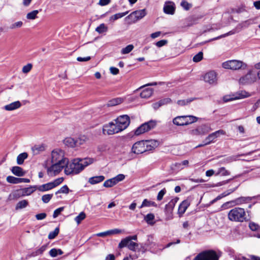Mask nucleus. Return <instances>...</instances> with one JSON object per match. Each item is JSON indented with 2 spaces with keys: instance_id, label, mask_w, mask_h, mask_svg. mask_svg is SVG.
Segmentation results:
<instances>
[{
  "instance_id": "f257e3e1",
  "label": "nucleus",
  "mask_w": 260,
  "mask_h": 260,
  "mask_svg": "<svg viewBox=\"0 0 260 260\" xmlns=\"http://www.w3.org/2000/svg\"><path fill=\"white\" fill-rule=\"evenodd\" d=\"M95 161V159L90 157L73 159L70 163L68 162L64 169V173L67 175L79 174L86 167L93 164Z\"/></svg>"
},
{
  "instance_id": "f03ea898",
  "label": "nucleus",
  "mask_w": 260,
  "mask_h": 260,
  "mask_svg": "<svg viewBox=\"0 0 260 260\" xmlns=\"http://www.w3.org/2000/svg\"><path fill=\"white\" fill-rule=\"evenodd\" d=\"M228 219L232 221L243 222L246 219L244 209L242 208L235 207L228 213Z\"/></svg>"
},
{
  "instance_id": "7ed1b4c3",
  "label": "nucleus",
  "mask_w": 260,
  "mask_h": 260,
  "mask_svg": "<svg viewBox=\"0 0 260 260\" xmlns=\"http://www.w3.org/2000/svg\"><path fill=\"white\" fill-rule=\"evenodd\" d=\"M222 66L224 69L232 70H245L246 69L247 64L239 60H230L222 63Z\"/></svg>"
},
{
  "instance_id": "20e7f679",
  "label": "nucleus",
  "mask_w": 260,
  "mask_h": 260,
  "mask_svg": "<svg viewBox=\"0 0 260 260\" xmlns=\"http://www.w3.org/2000/svg\"><path fill=\"white\" fill-rule=\"evenodd\" d=\"M216 252L212 250L204 251L199 253L193 260H218Z\"/></svg>"
},
{
  "instance_id": "39448f33",
  "label": "nucleus",
  "mask_w": 260,
  "mask_h": 260,
  "mask_svg": "<svg viewBox=\"0 0 260 260\" xmlns=\"http://www.w3.org/2000/svg\"><path fill=\"white\" fill-rule=\"evenodd\" d=\"M257 80V73L253 70H250L245 75L239 79V82L241 84H249L256 82Z\"/></svg>"
},
{
  "instance_id": "423d86ee",
  "label": "nucleus",
  "mask_w": 260,
  "mask_h": 260,
  "mask_svg": "<svg viewBox=\"0 0 260 260\" xmlns=\"http://www.w3.org/2000/svg\"><path fill=\"white\" fill-rule=\"evenodd\" d=\"M67 163L65 161L62 162H52V166L47 168V172L48 175L52 176L58 174L63 168H65L66 167Z\"/></svg>"
},
{
  "instance_id": "0eeeda50",
  "label": "nucleus",
  "mask_w": 260,
  "mask_h": 260,
  "mask_svg": "<svg viewBox=\"0 0 260 260\" xmlns=\"http://www.w3.org/2000/svg\"><path fill=\"white\" fill-rule=\"evenodd\" d=\"M63 180V179L62 178H57L52 182H49L46 184H44L39 186H37V189L42 192L49 190L55 187L56 186L59 185L60 184L62 183Z\"/></svg>"
},
{
  "instance_id": "6e6552de",
  "label": "nucleus",
  "mask_w": 260,
  "mask_h": 260,
  "mask_svg": "<svg viewBox=\"0 0 260 260\" xmlns=\"http://www.w3.org/2000/svg\"><path fill=\"white\" fill-rule=\"evenodd\" d=\"M68 162V159L64 156V152L60 149L53 150L51 153V162Z\"/></svg>"
},
{
  "instance_id": "1a4fd4ad",
  "label": "nucleus",
  "mask_w": 260,
  "mask_h": 260,
  "mask_svg": "<svg viewBox=\"0 0 260 260\" xmlns=\"http://www.w3.org/2000/svg\"><path fill=\"white\" fill-rule=\"evenodd\" d=\"M103 131L104 134L108 135H111L120 132V129L115 121L110 122L108 124L104 125L103 128Z\"/></svg>"
},
{
  "instance_id": "9d476101",
  "label": "nucleus",
  "mask_w": 260,
  "mask_h": 260,
  "mask_svg": "<svg viewBox=\"0 0 260 260\" xmlns=\"http://www.w3.org/2000/svg\"><path fill=\"white\" fill-rule=\"evenodd\" d=\"M156 125V122L154 121L150 120L147 122H145L140 125L135 131V134L136 135H140L146 132L152 128H153Z\"/></svg>"
},
{
  "instance_id": "9b49d317",
  "label": "nucleus",
  "mask_w": 260,
  "mask_h": 260,
  "mask_svg": "<svg viewBox=\"0 0 260 260\" xmlns=\"http://www.w3.org/2000/svg\"><path fill=\"white\" fill-rule=\"evenodd\" d=\"M115 121L121 132L128 127L130 123V119L127 115H123L117 117Z\"/></svg>"
},
{
  "instance_id": "f8f14e48",
  "label": "nucleus",
  "mask_w": 260,
  "mask_h": 260,
  "mask_svg": "<svg viewBox=\"0 0 260 260\" xmlns=\"http://www.w3.org/2000/svg\"><path fill=\"white\" fill-rule=\"evenodd\" d=\"M179 199L175 198L171 200L165 206V212L167 214V219L171 220L173 218L172 212L174 208Z\"/></svg>"
},
{
  "instance_id": "ddd939ff",
  "label": "nucleus",
  "mask_w": 260,
  "mask_h": 260,
  "mask_svg": "<svg viewBox=\"0 0 260 260\" xmlns=\"http://www.w3.org/2000/svg\"><path fill=\"white\" fill-rule=\"evenodd\" d=\"M145 143L144 141H140L135 143L132 146V151L135 154H141L147 151V148H145Z\"/></svg>"
},
{
  "instance_id": "4468645a",
  "label": "nucleus",
  "mask_w": 260,
  "mask_h": 260,
  "mask_svg": "<svg viewBox=\"0 0 260 260\" xmlns=\"http://www.w3.org/2000/svg\"><path fill=\"white\" fill-rule=\"evenodd\" d=\"M211 131V128L206 125H202L190 131L189 134L192 136L205 135Z\"/></svg>"
},
{
  "instance_id": "2eb2a0df",
  "label": "nucleus",
  "mask_w": 260,
  "mask_h": 260,
  "mask_svg": "<svg viewBox=\"0 0 260 260\" xmlns=\"http://www.w3.org/2000/svg\"><path fill=\"white\" fill-rule=\"evenodd\" d=\"M204 80L205 82L210 84H214L217 83V78L216 72L211 71L204 76Z\"/></svg>"
},
{
  "instance_id": "dca6fc26",
  "label": "nucleus",
  "mask_w": 260,
  "mask_h": 260,
  "mask_svg": "<svg viewBox=\"0 0 260 260\" xmlns=\"http://www.w3.org/2000/svg\"><path fill=\"white\" fill-rule=\"evenodd\" d=\"M225 134V132L223 130L220 129L209 135L205 140L206 141V144H209L211 143L214 142L215 139L220 135H224Z\"/></svg>"
},
{
  "instance_id": "f3484780",
  "label": "nucleus",
  "mask_w": 260,
  "mask_h": 260,
  "mask_svg": "<svg viewBox=\"0 0 260 260\" xmlns=\"http://www.w3.org/2000/svg\"><path fill=\"white\" fill-rule=\"evenodd\" d=\"M163 9L165 13L173 15L175 11V4L171 1L166 2Z\"/></svg>"
},
{
  "instance_id": "a211bd4d",
  "label": "nucleus",
  "mask_w": 260,
  "mask_h": 260,
  "mask_svg": "<svg viewBox=\"0 0 260 260\" xmlns=\"http://www.w3.org/2000/svg\"><path fill=\"white\" fill-rule=\"evenodd\" d=\"M147 14L146 9H142L133 12L128 16V17H134L135 21L141 19Z\"/></svg>"
},
{
  "instance_id": "6ab92c4d",
  "label": "nucleus",
  "mask_w": 260,
  "mask_h": 260,
  "mask_svg": "<svg viewBox=\"0 0 260 260\" xmlns=\"http://www.w3.org/2000/svg\"><path fill=\"white\" fill-rule=\"evenodd\" d=\"M189 205L190 202L188 200H184L180 204L178 210L179 217L183 215Z\"/></svg>"
},
{
  "instance_id": "aec40b11",
  "label": "nucleus",
  "mask_w": 260,
  "mask_h": 260,
  "mask_svg": "<svg viewBox=\"0 0 260 260\" xmlns=\"http://www.w3.org/2000/svg\"><path fill=\"white\" fill-rule=\"evenodd\" d=\"M21 106V103L18 101L5 106L4 109L7 111H13L19 108Z\"/></svg>"
},
{
  "instance_id": "412c9836",
  "label": "nucleus",
  "mask_w": 260,
  "mask_h": 260,
  "mask_svg": "<svg viewBox=\"0 0 260 260\" xmlns=\"http://www.w3.org/2000/svg\"><path fill=\"white\" fill-rule=\"evenodd\" d=\"M173 123L177 126L185 125V116L176 117L173 119Z\"/></svg>"
},
{
  "instance_id": "4be33fe9",
  "label": "nucleus",
  "mask_w": 260,
  "mask_h": 260,
  "mask_svg": "<svg viewBox=\"0 0 260 260\" xmlns=\"http://www.w3.org/2000/svg\"><path fill=\"white\" fill-rule=\"evenodd\" d=\"M12 173L17 176H23L25 174V172L20 167H13L11 169Z\"/></svg>"
},
{
  "instance_id": "5701e85b",
  "label": "nucleus",
  "mask_w": 260,
  "mask_h": 260,
  "mask_svg": "<svg viewBox=\"0 0 260 260\" xmlns=\"http://www.w3.org/2000/svg\"><path fill=\"white\" fill-rule=\"evenodd\" d=\"M130 240L136 241L137 240V235H134L133 236H128L126 237L125 238L122 239L121 242L119 244V247L120 248L124 247V246L126 244V243L128 242H130Z\"/></svg>"
},
{
  "instance_id": "b1692460",
  "label": "nucleus",
  "mask_w": 260,
  "mask_h": 260,
  "mask_svg": "<svg viewBox=\"0 0 260 260\" xmlns=\"http://www.w3.org/2000/svg\"><path fill=\"white\" fill-rule=\"evenodd\" d=\"M244 97H245V95H244L242 94L238 93V94H237V95H235L234 94L233 95H226L223 97V100L224 102H229L231 101L239 99H242Z\"/></svg>"
},
{
  "instance_id": "393cba45",
  "label": "nucleus",
  "mask_w": 260,
  "mask_h": 260,
  "mask_svg": "<svg viewBox=\"0 0 260 260\" xmlns=\"http://www.w3.org/2000/svg\"><path fill=\"white\" fill-rule=\"evenodd\" d=\"M105 179L103 175L92 177L89 178L88 182L91 184H95L102 182Z\"/></svg>"
},
{
  "instance_id": "a878e982",
  "label": "nucleus",
  "mask_w": 260,
  "mask_h": 260,
  "mask_svg": "<svg viewBox=\"0 0 260 260\" xmlns=\"http://www.w3.org/2000/svg\"><path fill=\"white\" fill-rule=\"evenodd\" d=\"M37 190V185L30 186L28 187L22 188L24 197L30 196Z\"/></svg>"
},
{
  "instance_id": "bb28decb",
  "label": "nucleus",
  "mask_w": 260,
  "mask_h": 260,
  "mask_svg": "<svg viewBox=\"0 0 260 260\" xmlns=\"http://www.w3.org/2000/svg\"><path fill=\"white\" fill-rule=\"evenodd\" d=\"M153 92L152 88H148L144 89L140 93V96L142 98L147 99L150 97Z\"/></svg>"
},
{
  "instance_id": "cd10ccee",
  "label": "nucleus",
  "mask_w": 260,
  "mask_h": 260,
  "mask_svg": "<svg viewBox=\"0 0 260 260\" xmlns=\"http://www.w3.org/2000/svg\"><path fill=\"white\" fill-rule=\"evenodd\" d=\"M63 142L64 144L69 147H76V139L73 138L68 137L64 140Z\"/></svg>"
},
{
  "instance_id": "c85d7f7f",
  "label": "nucleus",
  "mask_w": 260,
  "mask_h": 260,
  "mask_svg": "<svg viewBox=\"0 0 260 260\" xmlns=\"http://www.w3.org/2000/svg\"><path fill=\"white\" fill-rule=\"evenodd\" d=\"M10 197L13 200H17L21 197H24L22 189H17L14 191L10 195Z\"/></svg>"
},
{
  "instance_id": "c756f323",
  "label": "nucleus",
  "mask_w": 260,
  "mask_h": 260,
  "mask_svg": "<svg viewBox=\"0 0 260 260\" xmlns=\"http://www.w3.org/2000/svg\"><path fill=\"white\" fill-rule=\"evenodd\" d=\"M230 175V172L227 170L224 167H221L218 169L215 173L216 176H226Z\"/></svg>"
},
{
  "instance_id": "7c9ffc66",
  "label": "nucleus",
  "mask_w": 260,
  "mask_h": 260,
  "mask_svg": "<svg viewBox=\"0 0 260 260\" xmlns=\"http://www.w3.org/2000/svg\"><path fill=\"white\" fill-rule=\"evenodd\" d=\"M28 205V202L26 200H22L19 202H18L15 206V209L20 210L23 208H26Z\"/></svg>"
},
{
  "instance_id": "2f4dec72",
  "label": "nucleus",
  "mask_w": 260,
  "mask_h": 260,
  "mask_svg": "<svg viewBox=\"0 0 260 260\" xmlns=\"http://www.w3.org/2000/svg\"><path fill=\"white\" fill-rule=\"evenodd\" d=\"M145 207H157V204L153 201H151L148 200L147 199H144L141 204V205L139 207L140 208H142Z\"/></svg>"
},
{
  "instance_id": "473e14b6",
  "label": "nucleus",
  "mask_w": 260,
  "mask_h": 260,
  "mask_svg": "<svg viewBox=\"0 0 260 260\" xmlns=\"http://www.w3.org/2000/svg\"><path fill=\"white\" fill-rule=\"evenodd\" d=\"M28 157V154L26 152H23L19 154L17 157V163L18 165H22L24 161Z\"/></svg>"
},
{
  "instance_id": "72a5a7b5",
  "label": "nucleus",
  "mask_w": 260,
  "mask_h": 260,
  "mask_svg": "<svg viewBox=\"0 0 260 260\" xmlns=\"http://www.w3.org/2000/svg\"><path fill=\"white\" fill-rule=\"evenodd\" d=\"M123 101V99L121 98H117L113 99L109 101L108 103L109 106H115L122 103Z\"/></svg>"
},
{
  "instance_id": "f704fd0d",
  "label": "nucleus",
  "mask_w": 260,
  "mask_h": 260,
  "mask_svg": "<svg viewBox=\"0 0 260 260\" xmlns=\"http://www.w3.org/2000/svg\"><path fill=\"white\" fill-rule=\"evenodd\" d=\"M198 120V118L192 115H185V125L194 123Z\"/></svg>"
},
{
  "instance_id": "c9c22d12",
  "label": "nucleus",
  "mask_w": 260,
  "mask_h": 260,
  "mask_svg": "<svg viewBox=\"0 0 260 260\" xmlns=\"http://www.w3.org/2000/svg\"><path fill=\"white\" fill-rule=\"evenodd\" d=\"M6 180L8 182L10 183L18 184L21 183V178H16L12 176H8Z\"/></svg>"
},
{
  "instance_id": "e433bc0d",
  "label": "nucleus",
  "mask_w": 260,
  "mask_h": 260,
  "mask_svg": "<svg viewBox=\"0 0 260 260\" xmlns=\"http://www.w3.org/2000/svg\"><path fill=\"white\" fill-rule=\"evenodd\" d=\"M128 13V11L124 13H119L115 14L110 17L109 21H114L119 18H122Z\"/></svg>"
},
{
  "instance_id": "4c0bfd02",
  "label": "nucleus",
  "mask_w": 260,
  "mask_h": 260,
  "mask_svg": "<svg viewBox=\"0 0 260 260\" xmlns=\"http://www.w3.org/2000/svg\"><path fill=\"white\" fill-rule=\"evenodd\" d=\"M251 200L252 198L251 197H240L237 199L235 201L237 205H239L249 202Z\"/></svg>"
},
{
  "instance_id": "58836bf2",
  "label": "nucleus",
  "mask_w": 260,
  "mask_h": 260,
  "mask_svg": "<svg viewBox=\"0 0 260 260\" xmlns=\"http://www.w3.org/2000/svg\"><path fill=\"white\" fill-rule=\"evenodd\" d=\"M63 253V252L61 249H57L55 248L51 249L49 251V254L51 257H56L58 255H61Z\"/></svg>"
},
{
  "instance_id": "ea45409f",
  "label": "nucleus",
  "mask_w": 260,
  "mask_h": 260,
  "mask_svg": "<svg viewBox=\"0 0 260 260\" xmlns=\"http://www.w3.org/2000/svg\"><path fill=\"white\" fill-rule=\"evenodd\" d=\"M116 184L114 178L108 179L104 182L103 186L105 187H111Z\"/></svg>"
},
{
  "instance_id": "a19ab883",
  "label": "nucleus",
  "mask_w": 260,
  "mask_h": 260,
  "mask_svg": "<svg viewBox=\"0 0 260 260\" xmlns=\"http://www.w3.org/2000/svg\"><path fill=\"white\" fill-rule=\"evenodd\" d=\"M88 140V138L85 136H81L78 139H76V147L80 146L81 145H83L84 143H85Z\"/></svg>"
},
{
  "instance_id": "79ce46f5",
  "label": "nucleus",
  "mask_w": 260,
  "mask_h": 260,
  "mask_svg": "<svg viewBox=\"0 0 260 260\" xmlns=\"http://www.w3.org/2000/svg\"><path fill=\"white\" fill-rule=\"evenodd\" d=\"M86 217V214L84 212H81L80 214L75 218V221L77 224H79Z\"/></svg>"
},
{
  "instance_id": "37998d69",
  "label": "nucleus",
  "mask_w": 260,
  "mask_h": 260,
  "mask_svg": "<svg viewBox=\"0 0 260 260\" xmlns=\"http://www.w3.org/2000/svg\"><path fill=\"white\" fill-rule=\"evenodd\" d=\"M107 30L108 27L106 26V25L104 23L101 24L95 29V31L99 32V34H102L106 32Z\"/></svg>"
},
{
  "instance_id": "c03bdc74",
  "label": "nucleus",
  "mask_w": 260,
  "mask_h": 260,
  "mask_svg": "<svg viewBox=\"0 0 260 260\" xmlns=\"http://www.w3.org/2000/svg\"><path fill=\"white\" fill-rule=\"evenodd\" d=\"M154 219V214L152 213L148 214L146 215V216L144 217V219L146 221V222L149 224H153L154 222H152V221Z\"/></svg>"
},
{
  "instance_id": "a18cd8bd",
  "label": "nucleus",
  "mask_w": 260,
  "mask_h": 260,
  "mask_svg": "<svg viewBox=\"0 0 260 260\" xmlns=\"http://www.w3.org/2000/svg\"><path fill=\"white\" fill-rule=\"evenodd\" d=\"M126 246H127L129 249L133 251H135L136 249L138 246V244L130 240V242H127L126 244L124 246V247Z\"/></svg>"
},
{
  "instance_id": "49530a36",
  "label": "nucleus",
  "mask_w": 260,
  "mask_h": 260,
  "mask_svg": "<svg viewBox=\"0 0 260 260\" xmlns=\"http://www.w3.org/2000/svg\"><path fill=\"white\" fill-rule=\"evenodd\" d=\"M39 13L38 10H34L26 15V18L28 19L33 20L37 17V14Z\"/></svg>"
},
{
  "instance_id": "de8ad7c7",
  "label": "nucleus",
  "mask_w": 260,
  "mask_h": 260,
  "mask_svg": "<svg viewBox=\"0 0 260 260\" xmlns=\"http://www.w3.org/2000/svg\"><path fill=\"white\" fill-rule=\"evenodd\" d=\"M194 100L193 98H189L186 100H181L177 101V104L180 106H185L189 104Z\"/></svg>"
},
{
  "instance_id": "09e8293b",
  "label": "nucleus",
  "mask_w": 260,
  "mask_h": 260,
  "mask_svg": "<svg viewBox=\"0 0 260 260\" xmlns=\"http://www.w3.org/2000/svg\"><path fill=\"white\" fill-rule=\"evenodd\" d=\"M134 47L133 46V45H127L126 47H125V48H123L121 51V53L122 54H127V53H129L131 51H132V50L134 49Z\"/></svg>"
},
{
  "instance_id": "8fccbe9b",
  "label": "nucleus",
  "mask_w": 260,
  "mask_h": 260,
  "mask_svg": "<svg viewBox=\"0 0 260 260\" xmlns=\"http://www.w3.org/2000/svg\"><path fill=\"white\" fill-rule=\"evenodd\" d=\"M46 246L43 245L39 249H37L36 251L34 252L31 255L33 256H35L40 254H41L43 253V252L46 250Z\"/></svg>"
},
{
  "instance_id": "3c124183",
  "label": "nucleus",
  "mask_w": 260,
  "mask_h": 260,
  "mask_svg": "<svg viewBox=\"0 0 260 260\" xmlns=\"http://www.w3.org/2000/svg\"><path fill=\"white\" fill-rule=\"evenodd\" d=\"M23 24V23L22 21H19L16 22L12 24L10 26V28L11 29H15L16 28H19L21 27L22 26Z\"/></svg>"
},
{
  "instance_id": "603ef678",
  "label": "nucleus",
  "mask_w": 260,
  "mask_h": 260,
  "mask_svg": "<svg viewBox=\"0 0 260 260\" xmlns=\"http://www.w3.org/2000/svg\"><path fill=\"white\" fill-rule=\"evenodd\" d=\"M69 188L67 185H64L62 186L58 191L55 192L56 194L58 193H66L67 194L69 193Z\"/></svg>"
},
{
  "instance_id": "864d4df0",
  "label": "nucleus",
  "mask_w": 260,
  "mask_h": 260,
  "mask_svg": "<svg viewBox=\"0 0 260 260\" xmlns=\"http://www.w3.org/2000/svg\"><path fill=\"white\" fill-rule=\"evenodd\" d=\"M235 33H236V31L234 30H233L229 31L228 32H227L226 34H223L222 35L218 36V37H217L216 38L212 39L210 40L209 41H208V42H210V41H213V40H216L220 39L221 38H224V37H225L226 36L235 34Z\"/></svg>"
},
{
  "instance_id": "5fc2aeb1",
  "label": "nucleus",
  "mask_w": 260,
  "mask_h": 260,
  "mask_svg": "<svg viewBox=\"0 0 260 260\" xmlns=\"http://www.w3.org/2000/svg\"><path fill=\"white\" fill-rule=\"evenodd\" d=\"M203 58V53L202 52H199L197 54L195 55L193 58L192 60L195 62H198L200 61Z\"/></svg>"
},
{
  "instance_id": "6e6d98bb",
  "label": "nucleus",
  "mask_w": 260,
  "mask_h": 260,
  "mask_svg": "<svg viewBox=\"0 0 260 260\" xmlns=\"http://www.w3.org/2000/svg\"><path fill=\"white\" fill-rule=\"evenodd\" d=\"M59 233V228H56L53 231L51 232L48 236V239H53Z\"/></svg>"
},
{
  "instance_id": "4d7b16f0",
  "label": "nucleus",
  "mask_w": 260,
  "mask_h": 260,
  "mask_svg": "<svg viewBox=\"0 0 260 260\" xmlns=\"http://www.w3.org/2000/svg\"><path fill=\"white\" fill-rule=\"evenodd\" d=\"M32 150L34 153H37L39 152L43 151L45 150V146L43 145H36L32 148Z\"/></svg>"
},
{
  "instance_id": "13d9d810",
  "label": "nucleus",
  "mask_w": 260,
  "mask_h": 260,
  "mask_svg": "<svg viewBox=\"0 0 260 260\" xmlns=\"http://www.w3.org/2000/svg\"><path fill=\"white\" fill-rule=\"evenodd\" d=\"M32 65L31 63H27L26 65L23 67L22 72L24 74H27L32 69Z\"/></svg>"
},
{
  "instance_id": "bf43d9fd",
  "label": "nucleus",
  "mask_w": 260,
  "mask_h": 260,
  "mask_svg": "<svg viewBox=\"0 0 260 260\" xmlns=\"http://www.w3.org/2000/svg\"><path fill=\"white\" fill-rule=\"evenodd\" d=\"M53 197V194H47L42 197V200L44 203H48Z\"/></svg>"
},
{
  "instance_id": "052dcab7",
  "label": "nucleus",
  "mask_w": 260,
  "mask_h": 260,
  "mask_svg": "<svg viewBox=\"0 0 260 260\" xmlns=\"http://www.w3.org/2000/svg\"><path fill=\"white\" fill-rule=\"evenodd\" d=\"M181 6L185 10H188L192 6L191 4L188 3L185 1H182L181 3Z\"/></svg>"
},
{
  "instance_id": "680f3d73",
  "label": "nucleus",
  "mask_w": 260,
  "mask_h": 260,
  "mask_svg": "<svg viewBox=\"0 0 260 260\" xmlns=\"http://www.w3.org/2000/svg\"><path fill=\"white\" fill-rule=\"evenodd\" d=\"M253 22H254L253 20L249 19V20H246L244 22H242L240 25H241L242 27H247L249 25L253 23Z\"/></svg>"
},
{
  "instance_id": "e2e57ef3",
  "label": "nucleus",
  "mask_w": 260,
  "mask_h": 260,
  "mask_svg": "<svg viewBox=\"0 0 260 260\" xmlns=\"http://www.w3.org/2000/svg\"><path fill=\"white\" fill-rule=\"evenodd\" d=\"M122 232V231L121 230H119L118 229H115L113 230L107 231L108 235L120 234Z\"/></svg>"
},
{
  "instance_id": "0e129e2a",
  "label": "nucleus",
  "mask_w": 260,
  "mask_h": 260,
  "mask_svg": "<svg viewBox=\"0 0 260 260\" xmlns=\"http://www.w3.org/2000/svg\"><path fill=\"white\" fill-rule=\"evenodd\" d=\"M166 192V190L164 188L161 189L159 192L158 193L157 196V200L158 201H160L162 199L164 196Z\"/></svg>"
},
{
  "instance_id": "69168bd1",
  "label": "nucleus",
  "mask_w": 260,
  "mask_h": 260,
  "mask_svg": "<svg viewBox=\"0 0 260 260\" xmlns=\"http://www.w3.org/2000/svg\"><path fill=\"white\" fill-rule=\"evenodd\" d=\"M125 178V176L123 174H119L116 177H114V180L116 181V184L119 182L122 181Z\"/></svg>"
},
{
  "instance_id": "338daca9",
  "label": "nucleus",
  "mask_w": 260,
  "mask_h": 260,
  "mask_svg": "<svg viewBox=\"0 0 260 260\" xmlns=\"http://www.w3.org/2000/svg\"><path fill=\"white\" fill-rule=\"evenodd\" d=\"M168 43V41L166 40H162L157 42L155 45L158 47H161L166 45Z\"/></svg>"
},
{
  "instance_id": "774afa93",
  "label": "nucleus",
  "mask_w": 260,
  "mask_h": 260,
  "mask_svg": "<svg viewBox=\"0 0 260 260\" xmlns=\"http://www.w3.org/2000/svg\"><path fill=\"white\" fill-rule=\"evenodd\" d=\"M254 68L258 70L257 72V80L260 81V62L254 65Z\"/></svg>"
}]
</instances>
